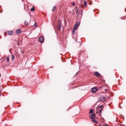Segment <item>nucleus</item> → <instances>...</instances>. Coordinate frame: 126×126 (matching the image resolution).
Masks as SVG:
<instances>
[{
    "label": "nucleus",
    "instance_id": "obj_1",
    "mask_svg": "<svg viewBox=\"0 0 126 126\" xmlns=\"http://www.w3.org/2000/svg\"><path fill=\"white\" fill-rule=\"evenodd\" d=\"M106 97H101L99 98V101L103 102L106 100Z\"/></svg>",
    "mask_w": 126,
    "mask_h": 126
},
{
    "label": "nucleus",
    "instance_id": "obj_2",
    "mask_svg": "<svg viewBox=\"0 0 126 126\" xmlns=\"http://www.w3.org/2000/svg\"><path fill=\"white\" fill-rule=\"evenodd\" d=\"M44 40L43 37L42 36H41L39 37V41L41 43H43Z\"/></svg>",
    "mask_w": 126,
    "mask_h": 126
},
{
    "label": "nucleus",
    "instance_id": "obj_3",
    "mask_svg": "<svg viewBox=\"0 0 126 126\" xmlns=\"http://www.w3.org/2000/svg\"><path fill=\"white\" fill-rule=\"evenodd\" d=\"M97 88H93L92 89V92H95L97 90Z\"/></svg>",
    "mask_w": 126,
    "mask_h": 126
},
{
    "label": "nucleus",
    "instance_id": "obj_4",
    "mask_svg": "<svg viewBox=\"0 0 126 126\" xmlns=\"http://www.w3.org/2000/svg\"><path fill=\"white\" fill-rule=\"evenodd\" d=\"M94 74L95 76L97 77L99 76L100 75V74L98 72H96L94 73Z\"/></svg>",
    "mask_w": 126,
    "mask_h": 126
},
{
    "label": "nucleus",
    "instance_id": "obj_5",
    "mask_svg": "<svg viewBox=\"0 0 126 126\" xmlns=\"http://www.w3.org/2000/svg\"><path fill=\"white\" fill-rule=\"evenodd\" d=\"M91 119L95 123H97V122L95 121V120L94 118L93 117H90Z\"/></svg>",
    "mask_w": 126,
    "mask_h": 126
},
{
    "label": "nucleus",
    "instance_id": "obj_6",
    "mask_svg": "<svg viewBox=\"0 0 126 126\" xmlns=\"http://www.w3.org/2000/svg\"><path fill=\"white\" fill-rule=\"evenodd\" d=\"M21 31L20 29H18L16 31V32L17 34H19L21 33Z\"/></svg>",
    "mask_w": 126,
    "mask_h": 126
},
{
    "label": "nucleus",
    "instance_id": "obj_7",
    "mask_svg": "<svg viewBox=\"0 0 126 126\" xmlns=\"http://www.w3.org/2000/svg\"><path fill=\"white\" fill-rule=\"evenodd\" d=\"M13 33V31H10L8 32V35H12Z\"/></svg>",
    "mask_w": 126,
    "mask_h": 126
},
{
    "label": "nucleus",
    "instance_id": "obj_8",
    "mask_svg": "<svg viewBox=\"0 0 126 126\" xmlns=\"http://www.w3.org/2000/svg\"><path fill=\"white\" fill-rule=\"evenodd\" d=\"M76 30V27H75L73 29V30L72 31V33L73 34H75V31Z\"/></svg>",
    "mask_w": 126,
    "mask_h": 126
},
{
    "label": "nucleus",
    "instance_id": "obj_9",
    "mask_svg": "<svg viewBox=\"0 0 126 126\" xmlns=\"http://www.w3.org/2000/svg\"><path fill=\"white\" fill-rule=\"evenodd\" d=\"M95 114L94 113H93L92 114H91L90 115H89V117H95Z\"/></svg>",
    "mask_w": 126,
    "mask_h": 126
},
{
    "label": "nucleus",
    "instance_id": "obj_10",
    "mask_svg": "<svg viewBox=\"0 0 126 126\" xmlns=\"http://www.w3.org/2000/svg\"><path fill=\"white\" fill-rule=\"evenodd\" d=\"M61 25H59L58 26V29L59 31H60L61 30Z\"/></svg>",
    "mask_w": 126,
    "mask_h": 126
},
{
    "label": "nucleus",
    "instance_id": "obj_11",
    "mask_svg": "<svg viewBox=\"0 0 126 126\" xmlns=\"http://www.w3.org/2000/svg\"><path fill=\"white\" fill-rule=\"evenodd\" d=\"M79 25V22H77L76 23V25L74 26V28L76 27V28H77V26L78 27Z\"/></svg>",
    "mask_w": 126,
    "mask_h": 126
},
{
    "label": "nucleus",
    "instance_id": "obj_12",
    "mask_svg": "<svg viewBox=\"0 0 126 126\" xmlns=\"http://www.w3.org/2000/svg\"><path fill=\"white\" fill-rule=\"evenodd\" d=\"M75 11L76 12V14H77V13L78 12V9L77 7H76Z\"/></svg>",
    "mask_w": 126,
    "mask_h": 126
},
{
    "label": "nucleus",
    "instance_id": "obj_13",
    "mask_svg": "<svg viewBox=\"0 0 126 126\" xmlns=\"http://www.w3.org/2000/svg\"><path fill=\"white\" fill-rule=\"evenodd\" d=\"M56 6H54L52 9V11H54L56 9Z\"/></svg>",
    "mask_w": 126,
    "mask_h": 126
},
{
    "label": "nucleus",
    "instance_id": "obj_14",
    "mask_svg": "<svg viewBox=\"0 0 126 126\" xmlns=\"http://www.w3.org/2000/svg\"><path fill=\"white\" fill-rule=\"evenodd\" d=\"M93 110L92 109H91L90 110V111L89 112V113L90 114L91 113H93Z\"/></svg>",
    "mask_w": 126,
    "mask_h": 126
},
{
    "label": "nucleus",
    "instance_id": "obj_15",
    "mask_svg": "<svg viewBox=\"0 0 126 126\" xmlns=\"http://www.w3.org/2000/svg\"><path fill=\"white\" fill-rule=\"evenodd\" d=\"M24 24L26 25H27L28 24V22H27L26 21H25L24 22Z\"/></svg>",
    "mask_w": 126,
    "mask_h": 126
},
{
    "label": "nucleus",
    "instance_id": "obj_16",
    "mask_svg": "<svg viewBox=\"0 0 126 126\" xmlns=\"http://www.w3.org/2000/svg\"><path fill=\"white\" fill-rule=\"evenodd\" d=\"M84 5L85 6H87V5L86 1H84Z\"/></svg>",
    "mask_w": 126,
    "mask_h": 126
},
{
    "label": "nucleus",
    "instance_id": "obj_17",
    "mask_svg": "<svg viewBox=\"0 0 126 126\" xmlns=\"http://www.w3.org/2000/svg\"><path fill=\"white\" fill-rule=\"evenodd\" d=\"M31 10L32 11H34L35 10L34 7H33L31 9Z\"/></svg>",
    "mask_w": 126,
    "mask_h": 126
},
{
    "label": "nucleus",
    "instance_id": "obj_18",
    "mask_svg": "<svg viewBox=\"0 0 126 126\" xmlns=\"http://www.w3.org/2000/svg\"><path fill=\"white\" fill-rule=\"evenodd\" d=\"M9 62V56L7 57V62Z\"/></svg>",
    "mask_w": 126,
    "mask_h": 126
},
{
    "label": "nucleus",
    "instance_id": "obj_19",
    "mask_svg": "<svg viewBox=\"0 0 126 126\" xmlns=\"http://www.w3.org/2000/svg\"><path fill=\"white\" fill-rule=\"evenodd\" d=\"M103 106L102 105H101L99 107H98L97 108H102L103 107Z\"/></svg>",
    "mask_w": 126,
    "mask_h": 126
},
{
    "label": "nucleus",
    "instance_id": "obj_20",
    "mask_svg": "<svg viewBox=\"0 0 126 126\" xmlns=\"http://www.w3.org/2000/svg\"><path fill=\"white\" fill-rule=\"evenodd\" d=\"M37 25V23H35L34 24V26L35 27H36Z\"/></svg>",
    "mask_w": 126,
    "mask_h": 126
},
{
    "label": "nucleus",
    "instance_id": "obj_21",
    "mask_svg": "<svg viewBox=\"0 0 126 126\" xmlns=\"http://www.w3.org/2000/svg\"><path fill=\"white\" fill-rule=\"evenodd\" d=\"M12 59L13 60L15 58V57L14 55H12Z\"/></svg>",
    "mask_w": 126,
    "mask_h": 126
},
{
    "label": "nucleus",
    "instance_id": "obj_22",
    "mask_svg": "<svg viewBox=\"0 0 126 126\" xmlns=\"http://www.w3.org/2000/svg\"><path fill=\"white\" fill-rule=\"evenodd\" d=\"M103 110V109H101L99 111V112L100 113H101V111L102 110Z\"/></svg>",
    "mask_w": 126,
    "mask_h": 126
},
{
    "label": "nucleus",
    "instance_id": "obj_23",
    "mask_svg": "<svg viewBox=\"0 0 126 126\" xmlns=\"http://www.w3.org/2000/svg\"><path fill=\"white\" fill-rule=\"evenodd\" d=\"M75 5V3L74 2H73L72 4V6H74V5Z\"/></svg>",
    "mask_w": 126,
    "mask_h": 126
},
{
    "label": "nucleus",
    "instance_id": "obj_24",
    "mask_svg": "<svg viewBox=\"0 0 126 126\" xmlns=\"http://www.w3.org/2000/svg\"><path fill=\"white\" fill-rule=\"evenodd\" d=\"M58 23H59V25H61V22L59 20L58 21Z\"/></svg>",
    "mask_w": 126,
    "mask_h": 126
},
{
    "label": "nucleus",
    "instance_id": "obj_25",
    "mask_svg": "<svg viewBox=\"0 0 126 126\" xmlns=\"http://www.w3.org/2000/svg\"><path fill=\"white\" fill-rule=\"evenodd\" d=\"M105 91L106 92H107V89H106L105 90Z\"/></svg>",
    "mask_w": 126,
    "mask_h": 126
},
{
    "label": "nucleus",
    "instance_id": "obj_26",
    "mask_svg": "<svg viewBox=\"0 0 126 126\" xmlns=\"http://www.w3.org/2000/svg\"><path fill=\"white\" fill-rule=\"evenodd\" d=\"M80 7H81L82 8V6H80Z\"/></svg>",
    "mask_w": 126,
    "mask_h": 126
},
{
    "label": "nucleus",
    "instance_id": "obj_27",
    "mask_svg": "<svg viewBox=\"0 0 126 126\" xmlns=\"http://www.w3.org/2000/svg\"><path fill=\"white\" fill-rule=\"evenodd\" d=\"M121 18L122 19H123V17H121Z\"/></svg>",
    "mask_w": 126,
    "mask_h": 126
},
{
    "label": "nucleus",
    "instance_id": "obj_28",
    "mask_svg": "<svg viewBox=\"0 0 126 126\" xmlns=\"http://www.w3.org/2000/svg\"><path fill=\"white\" fill-rule=\"evenodd\" d=\"M5 126H7V125H5Z\"/></svg>",
    "mask_w": 126,
    "mask_h": 126
},
{
    "label": "nucleus",
    "instance_id": "obj_29",
    "mask_svg": "<svg viewBox=\"0 0 126 126\" xmlns=\"http://www.w3.org/2000/svg\"><path fill=\"white\" fill-rule=\"evenodd\" d=\"M1 94V92H0V94Z\"/></svg>",
    "mask_w": 126,
    "mask_h": 126
},
{
    "label": "nucleus",
    "instance_id": "obj_30",
    "mask_svg": "<svg viewBox=\"0 0 126 126\" xmlns=\"http://www.w3.org/2000/svg\"><path fill=\"white\" fill-rule=\"evenodd\" d=\"M108 126V125H107L105 126Z\"/></svg>",
    "mask_w": 126,
    "mask_h": 126
},
{
    "label": "nucleus",
    "instance_id": "obj_31",
    "mask_svg": "<svg viewBox=\"0 0 126 126\" xmlns=\"http://www.w3.org/2000/svg\"><path fill=\"white\" fill-rule=\"evenodd\" d=\"M17 45H19V44H17Z\"/></svg>",
    "mask_w": 126,
    "mask_h": 126
}]
</instances>
